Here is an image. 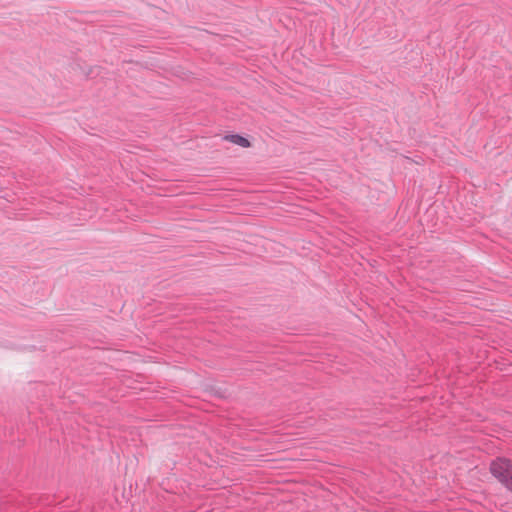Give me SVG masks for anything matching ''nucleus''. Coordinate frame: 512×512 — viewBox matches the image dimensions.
Instances as JSON below:
<instances>
[{
	"mask_svg": "<svg viewBox=\"0 0 512 512\" xmlns=\"http://www.w3.org/2000/svg\"><path fill=\"white\" fill-rule=\"evenodd\" d=\"M491 474L508 490L512 491V461L507 458H496L490 464Z\"/></svg>",
	"mask_w": 512,
	"mask_h": 512,
	"instance_id": "nucleus-1",
	"label": "nucleus"
},
{
	"mask_svg": "<svg viewBox=\"0 0 512 512\" xmlns=\"http://www.w3.org/2000/svg\"><path fill=\"white\" fill-rule=\"evenodd\" d=\"M224 139L230 141L233 144L241 146L243 148H248L251 145L250 141L247 138H245L239 134L226 135L224 137Z\"/></svg>",
	"mask_w": 512,
	"mask_h": 512,
	"instance_id": "nucleus-2",
	"label": "nucleus"
}]
</instances>
